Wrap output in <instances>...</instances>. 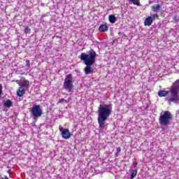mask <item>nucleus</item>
<instances>
[{"label": "nucleus", "mask_w": 179, "mask_h": 179, "mask_svg": "<svg viewBox=\"0 0 179 179\" xmlns=\"http://www.w3.org/2000/svg\"><path fill=\"white\" fill-rule=\"evenodd\" d=\"M113 113V105L108 103H101L98 108V124L99 132H103L107 129L108 120L110 115Z\"/></svg>", "instance_id": "f257e3e1"}, {"label": "nucleus", "mask_w": 179, "mask_h": 179, "mask_svg": "<svg viewBox=\"0 0 179 179\" xmlns=\"http://www.w3.org/2000/svg\"><path fill=\"white\" fill-rule=\"evenodd\" d=\"M96 57H97V54L93 50H89L87 52H83L80 55V59L86 65V67L84 69L85 75H90V73L94 72L92 65L96 62Z\"/></svg>", "instance_id": "f03ea898"}, {"label": "nucleus", "mask_w": 179, "mask_h": 179, "mask_svg": "<svg viewBox=\"0 0 179 179\" xmlns=\"http://www.w3.org/2000/svg\"><path fill=\"white\" fill-rule=\"evenodd\" d=\"M169 92L170 96L166 98V100L170 103H178L179 101V79L176 80L171 86Z\"/></svg>", "instance_id": "7ed1b4c3"}, {"label": "nucleus", "mask_w": 179, "mask_h": 179, "mask_svg": "<svg viewBox=\"0 0 179 179\" xmlns=\"http://www.w3.org/2000/svg\"><path fill=\"white\" fill-rule=\"evenodd\" d=\"M171 120H173V115H171V112L165 110L160 113L159 123L162 127H169L171 124Z\"/></svg>", "instance_id": "20e7f679"}, {"label": "nucleus", "mask_w": 179, "mask_h": 179, "mask_svg": "<svg viewBox=\"0 0 179 179\" xmlns=\"http://www.w3.org/2000/svg\"><path fill=\"white\" fill-rule=\"evenodd\" d=\"M63 89L69 93L72 92V90L73 89V77L72 76V74H68L66 76L63 83Z\"/></svg>", "instance_id": "39448f33"}, {"label": "nucleus", "mask_w": 179, "mask_h": 179, "mask_svg": "<svg viewBox=\"0 0 179 179\" xmlns=\"http://www.w3.org/2000/svg\"><path fill=\"white\" fill-rule=\"evenodd\" d=\"M31 114L34 120L40 118L43 115V109L40 107V105H34L31 109Z\"/></svg>", "instance_id": "423d86ee"}, {"label": "nucleus", "mask_w": 179, "mask_h": 179, "mask_svg": "<svg viewBox=\"0 0 179 179\" xmlns=\"http://www.w3.org/2000/svg\"><path fill=\"white\" fill-rule=\"evenodd\" d=\"M59 129L62 132V136L64 139H69L71 138V131L69 129H64L62 126L59 125Z\"/></svg>", "instance_id": "0eeeda50"}, {"label": "nucleus", "mask_w": 179, "mask_h": 179, "mask_svg": "<svg viewBox=\"0 0 179 179\" xmlns=\"http://www.w3.org/2000/svg\"><path fill=\"white\" fill-rule=\"evenodd\" d=\"M20 87H22L25 90H29V87H30V82L27 80H24L21 83V85Z\"/></svg>", "instance_id": "6e6552de"}, {"label": "nucleus", "mask_w": 179, "mask_h": 179, "mask_svg": "<svg viewBox=\"0 0 179 179\" xmlns=\"http://www.w3.org/2000/svg\"><path fill=\"white\" fill-rule=\"evenodd\" d=\"M153 23V18L151 16L148 17L145 21V26H150Z\"/></svg>", "instance_id": "1a4fd4ad"}, {"label": "nucleus", "mask_w": 179, "mask_h": 179, "mask_svg": "<svg viewBox=\"0 0 179 179\" xmlns=\"http://www.w3.org/2000/svg\"><path fill=\"white\" fill-rule=\"evenodd\" d=\"M24 93H26V90L23 87H20L17 90V94L18 97H23V96H24Z\"/></svg>", "instance_id": "9d476101"}, {"label": "nucleus", "mask_w": 179, "mask_h": 179, "mask_svg": "<svg viewBox=\"0 0 179 179\" xmlns=\"http://www.w3.org/2000/svg\"><path fill=\"white\" fill-rule=\"evenodd\" d=\"M99 31L104 33L105 31H108V26L106 24H101L99 27Z\"/></svg>", "instance_id": "9b49d317"}, {"label": "nucleus", "mask_w": 179, "mask_h": 179, "mask_svg": "<svg viewBox=\"0 0 179 179\" xmlns=\"http://www.w3.org/2000/svg\"><path fill=\"white\" fill-rule=\"evenodd\" d=\"M169 94V91L160 90L158 92L159 97H166Z\"/></svg>", "instance_id": "f8f14e48"}, {"label": "nucleus", "mask_w": 179, "mask_h": 179, "mask_svg": "<svg viewBox=\"0 0 179 179\" xmlns=\"http://www.w3.org/2000/svg\"><path fill=\"white\" fill-rule=\"evenodd\" d=\"M12 106H13V103H12V101H10V99H7L4 102V107H7L8 108H10V107H12Z\"/></svg>", "instance_id": "ddd939ff"}, {"label": "nucleus", "mask_w": 179, "mask_h": 179, "mask_svg": "<svg viewBox=\"0 0 179 179\" xmlns=\"http://www.w3.org/2000/svg\"><path fill=\"white\" fill-rule=\"evenodd\" d=\"M109 22L110 23H115V22H117V17H115V15H109Z\"/></svg>", "instance_id": "4468645a"}, {"label": "nucleus", "mask_w": 179, "mask_h": 179, "mask_svg": "<svg viewBox=\"0 0 179 179\" xmlns=\"http://www.w3.org/2000/svg\"><path fill=\"white\" fill-rule=\"evenodd\" d=\"M152 9L153 12H159V10H160V9H162V6H160V5H159V4H155V6H153L152 7Z\"/></svg>", "instance_id": "2eb2a0df"}, {"label": "nucleus", "mask_w": 179, "mask_h": 179, "mask_svg": "<svg viewBox=\"0 0 179 179\" xmlns=\"http://www.w3.org/2000/svg\"><path fill=\"white\" fill-rule=\"evenodd\" d=\"M129 3H133V5H136L137 6H141L140 0H129Z\"/></svg>", "instance_id": "dca6fc26"}, {"label": "nucleus", "mask_w": 179, "mask_h": 179, "mask_svg": "<svg viewBox=\"0 0 179 179\" xmlns=\"http://www.w3.org/2000/svg\"><path fill=\"white\" fill-rule=\"evenodd\" d=\"M136 174H138V170H136V169L131 170L130 179H134L135 177H136Z\"/></svg>", "instance_id": "f3484780"}, {"label": "nucleus", "mask_w": 179, "mask_h": 179, "mask_svg": "<svg viewBox=\"0 0 179 179\" xmlns=\"http://www.w3.org/2000/svg\"><path fill=\"white\" fill-rule=\"evenodd\" d=\"M31 31V29L29 27H25V30H24L25 34H30Z\"/></svg>", "instance_id": "a211bd4d"}, {"label": "nucleus", "mask_w": 179, "mask_h": 179, "mask_svg": "<svg viewBox=\"0 0 179 179\" xmlns=\"http://www.w3.org/2000/svg\"><path fill=\"white\" fill-rule=\"evenodd\" d=\"M26 66L28 69L30 68V60H26Z\"/></svg>", "instance_id": "6ab92c4d"}, {"label": "nucleus", "mask_w": 179, "mask_h": 179, "mask_svg": "<svg viewBox=\"0 0 179 179\" xmlns=\"http://www.w3.org/2000/svg\"><path fill=\"white\" fill-rule=\"evenodd\" d=\"M22 82L23 81H21V80H16V83H17V85H19V86H21Z\"/></svg>", "instance_id": "aec40b11"}, {"label": "nucleus", "mask_w": 179, "mask_h": 179, "mask_svg": "<svg viewBox=\"0 0 179 179\" xmlns=\"http://www.w3.org/2000/svg\"><path fill=\"white\" fill-rule=\"evenodd\" d=\"M134 168L136 169V167L138 166V162H136L134 164Z\"/></svg>", "instance_id": "412c9836"}, {"label": "nucleus", "mask_w": 179, "mask_h": 179, "mask_svg": "<svg viewBox=\"0 0 179 179\" xmlns=\"http://www.w3.org/2000/svg\"><path fill=\"white\" fill-rule=\"evenodd\" d=\"M8 173L9 174H12V173H13V172L12 171V169H9V170L8 171Z\"/></svg>", "instance_id": "4be33fe9"}, {"label": "nucleus", "mask_w": 179, "mask_h": 179, "mask_svg": "<svg viewBox=\"0 0 179 179\" xmlns=\"http://www.w3.org/2000/svg\"><path fill=\"white\" fill-rule=\"evenodd\" d=\"M152 17H159V16L157 15V14H156V15H154L152 16Z\"/></svg>", "instance_id": "5701e85b"}, {"label": "nucleus", "mask_w": 179, "mask_h": 179, "mask_svg": "<svg viewBox=\"0 0 179 179\" xmlns=\"http://www.w3.org/2000/svg\"><path fill=\"white\" fill-rule=\"evenodd\" d=\"M64 101V99L59 100V103H62Z\"/></svg>", "instance_id": "b1692460"}, {"label": "nucleus", "mask_w": 179, "mask_h": 179, "mask_svg": "<svg viewBox=\"0 0 179 179\" xmlns=\"http://www.w3.org/2000/svg\"><path fill=\"white\" fill-rule=\"evenodd\" d=\"M120 152H121V149L117 148V153H120Z\"/></svg>", "instance_id": "393cba45"}, {"label": "nucleus", "mask_w": 179, "mask_h": 179, "mask_svg": "<svg viewBox=\"0 0 179 179\" xmlns=\"http://www.w3.org/2000/svg\"><path fill=\"white\" fill-rule=\"evenodd\" d=\"M0 31H1V27H0Z\"/></svg>", "instance_id": "a878e982"}]
</instances>
